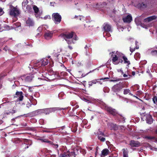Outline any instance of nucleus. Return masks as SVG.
Here are the masks:
<instances>
[{
    "mask_svg": "<svg viewBox=\"0 0 157 157\" xmlns=\"http://www.w3.org/2000/svg\"><path fill=\"white\" fill-rule=\"evenodd\" d=\"M75 34L74 32H71V33H62L60 34V36L63 37L67 42V43L69 44L72 43H74L72 38L74 36Z\"/></svg>",
    "mask_w": 157,
    "mask_h": 157,
    "instance_id": "nucleus-1",
    "label": "nucleus"
},
{
    "mask_svg": "<svg viewBox=\"0 0 157 157\" xmlns=\"http://www.w3.org/2000/svg\"><path fill=\"white\" fill-rule=\"evenodd\" d=\"M19 14V11L17 8L13 7L10 9V15L15 17L18 16Z\"/></svg>",
    "mask_w": 157,
    "mask_h": 157,
    "instance_id": "nucleus-2",
    "label": "nucleus"
},
{
    "mask_svg": "<svg viewBox=\"0 0 157 157\" xmlns=\"http://www.w3.org/2000/svg\"><path fill=\"white\" fill-rule=\"evenodd\" d=\"M53 19L56 22H60L61 21V16L57 13H54L52 15Z\"/></svg>",
    "mask_w": 157,
    "mask_h": 157,
    "instance_id": "nucleus-3",
    "label": "nucleus"
},
{
    "mask_svg": "<svg viewBox=\"0 0 157 157\" xmlns=\"http://www.w3.org/2000/svg\"><path fill=\"white\" fill-rule=\"evenodd\" d=\"M123 20L125 23H129L132 20V17L131 15H128L122 18Z\"/></svg>",
    "mask_w": 157,
    "mask_h": 157,
    "instance_id": "nucleus-4",
    "label": "nucleus"
},
{
    "mask_svg": "<svg viewBox=\"0 0 157 157\" xmlns=\"http://www.w3.org/2000/svg\"><path fill=\"white\" fill-rule=\"evenodd\" d=\"M105 135L102 132L100 131L98 133V138L102 142L104 141L105 140Z\"/></svg>",
    "mask_w": 157,
    "mask_h": 157,
    "instance_id": "nucleus-5",
    "label": "nucleus"
},
{
    "mask_svg": "<svg viewBox=\"0 0 157 157\" xmlns=\"http://www.w3.org/2000/svg\"><path fill=\"white\" fill-rule=\"evenodd\" d=\"M129 144L132 147H138L140 146V143L137 141L132 140L130 142Z\"/></svg>",
    "mask_w": 157,
    "mask_h": 157,
    "instance_id": "nucleus-6",
    "label": "nucleus"
},
{
    "mask_svg": "<svg viewBox=\"0 0 157 157\" xmlns=\"http://www.w3.org/2000/svg\"><path fill=\"white\" fill-rule=\"evenodd\" d=\"M42 82V80L40 78H36L34 80V82L36 86L41 85L43 83Z\"/></svg>",
    "mask_w": 157,
    "mask_h": 157,
    "instance_id": "nucleus-7",
    "label": "nucleus"
},
{
    "mask_svg": "<svg viewBox=\"0 0 157 157\" xmlns=\"http://www.w3.org/2000/svg\"><path fill=\"white\" fill-rule=\"evenodd\" d=\"M15 97L18 98L17 99L20 101H22L23 99V96L22 95V93L21 92H17L16 93Z\"/></svg>",
    "mask_w": 157,
    "mask_h": 157,
    "instance_id": "nucleus-8",
    "label": "nucleus"
},
{
    "mask_svg": "<svg viewBox=\"0 0 157 157\" xmlns=\"http://www.w3.org/2000/svg\"><path fill=\"white\" fill-rule=\"evenodd\" d=\"M103 28L105 31L106 32L111 31V26L108 24H105Z\"/></svg>",
    "mask_w": 157,
    "mask_h": 157,
    "instance_id": "nucleus-9",
    "label": "nucleus"
},
{
    "mask_svg": "<svg viewBox=\"0 0 157 157\" xmlns=\"http://www.w3.org/2000/svg\"><path fill=\"white\" fill-rule=\"evenodd\" d=\"M157 18V17L156 16H153L145 19H144V21L145 22H149L153 20L156 19Z\"/></svg>",
    "mask_w": 157,
    "mask_h": 157,
    "instance_id": "nucleus-10",
    "label": "nucleus"
},
{
    "mask_svg": "<svg viewBox=\"0 0 157 157\" xmlns=\"http://www.w3.org/2000/svg\"><path fill=\"white\" fill-rule=\"evenodd\" d=\"M106 109L107 111L113 115H115L117 114L115 109H113L111 108L108 107Z\"/></svg>",
    "mask_w": 157,
    "mask_h": 157,
    "instance_id": "nucleus-11",
    "label": "nucleus"
},
{
    "mask_svg": "<svg viewBox=\"0 0 157 157\" xmlns=\"http://www.w3.org/2000/svg\"><path fill=\"white\" fill-rule=\"evenodd\" d=\"M146 121L147 123L151 124L153 122L152 117L150 114H147L146 115Z\"/></svg>",
    "mask_w": 157,
    "mask_h": 157,
    "instance_id": "nucleus-12",
    "label": "nucleus"
},
{
    "mask_svg": "<svg viewBox=\"0 0 157 157\" xmlns=\"http://www.w3.org/2000/svg\"><path fill=\"white\" fill-rule=\"evenodd\" d=\"M52 36V33L50 32H47L45 34V37L46 39H48L50 38Z\"/></svg>",
    "mask_w": 157,
    "mask_h": 157,
    "instance_id": "nucleus-13",
    "label": "nucleus"
},
{
    "mask_svg": "<svg viewBox=\"0 0 157 157\" xmlns=\"http://www.w3.org/2000/svg\"><path fill=\"white\" fill-rule=\"evenodd\" d=\"M34 76L33 75H30L27 76L25 78V80L26 81L30 82L33 79Z\"/></svg>",
    "mask_w": 157,
    "mask_h": 157,
    "instance_id": "nucleus-14",
    "label": "nucleus"
},
{
    "mask_svg": "<svg viewBox=\"0 0 157 157\" xmlns=\"http://www.w3.org/2000/svg\"><path fill=\"white\" fill-rule=\"evenodd\" d=\"M26 23L28 26H33V21L29 18L26 21Z\"/></svg>",
    "mask_w": 157,
    "mask_h": 157,
    "instance_id": "nucleus-15",
    "label": "nucleus"
},
{
    "mask_svg": "<svg viewBox=\"0 0 157 157\" xmlns=\"http://www.w3.org/2000/svg\"><path fill=\"white\" fill-rule=\"evenodd\" d=\"M122 58L124 61V63L125 64H127L128 65H129L130 64V61L128 60L127 58L125 56H123Z\"/></svg>",
    "mask_w": 157,
    "mask_h": 157,
    "instance_id": "nucleus-16",
    "label": "nucleus"
},
{
    "mask_svg": "<svg viewBox=\"0 0 157 157\" xmlns=\"http://www.w3.org/2000/svg\"><path fill=\"white\" fill-rule=\"evenodd\" d=\"M111 127V129H113L114 130H116L118 129V127L116 124H111L110 125Z\"/></svg>",
    "mask_w": 157,
    "mask_h": 157,
    "instance_id": "nucleus-17",
    "label": "nucleus"
},
{
    "mask_svg": "<svg viewBox=\"0 0 157 157\" xmlns=\"http://www.w3.org/2000/svg\"><path fill=\"white\" fill-rule=\"evenodd\" d=\"M113 90L115 91H118L120 90L121 88L118 85H117L114 86L113 88Z\"/></svg>",
    "mask_w": 157,
    "mask_h": 157,
    "instance_id": "nucleus-18",
    "label": "nucleus"
},
{
    "mask_svg": "<svg viewBox=\"0 0 157 157\" xmlns=\"http://www.w3.org/2000/svg\"><path fill=\"white\" fill-rule=\"evenodd\" d=\"M109 150L107 149H104L102 151V155L103 156H105L108 155Z\"/></svg>",
    "mask_w": 157,
    "mask_h": 157,
    "instance_id": "nucleus-19",
    "label": "nucleus"
},
{
    "mask_svg": "<svg viewBox=\"0 0 157 157\" xmlns=\"http://www.w3.org/2000/svg\"><path fill=\"white\" fill-rule=\"evenodd\" d=\"M123 151L124 157H127L128 153L127 149V148L123 149Z\"/></svg>",
    "mask_w": 157,
    "mask_h": 157,
    "instance_id": "nucleus-20",
    "label": "nucleus"
},
{
    "mask_svg": "<svg viewBox=\"0 0 157 157\" xmlns=\"http://www.w3.org/2000/svg\"><path fill=\"white\" fill-rule=\"evenodd\" d=\"M118 57L116 55H114L113 56L112 60L113 62H116L118 60Z\"/></svg>",
    "mask_w": 157,
    "mask_h": 157,
    "instance_id": "nucleus-21",
    "label": "nucleus"
},
{
    "mask_svg": "<svg viewBox=\"0 0 157 157\" xmlns=\"http://www.w3.org/2000/svg\"><path fill=\"white\" fill-rule=\"evenodd\" d=\"M124 93L125 94H127L129 93V94L132 95L130 93V90L128 89H125L124 90Z\"/></svg>",
    "mask_w": 157,
    "mask_h": 157,
    "instance_id": "nucleus-22",
    "label": "nucleus"
},
{
    "mask_svg": "<svg viewBox=\"0 0 157 157\" xmlns=\"http://www.w3.org/2000/svg\"><path fill=\"white\" fill-rule=\"evenodd\" d=\"M43 112L44 113H45L46 114H48L49 113H50L49 111L50 110H49V108H47L44 109L43 110Z\"/></svg>",
    "mask_w": 157,
    "mask_h": 157,
    "instance_id": "nucleus-23",
    "label": "nucleus"
},
{
    "mask_svg": "<svg viewBox=\"0 0 157 157\" xmlns=\"http://www.w3.org/2000/svg\"><path fill=\"white\" fill-rule=\"evenodd\" d=\"M33 9L36 13H38L39 11V9L36 6H34Z\"/></svg>",
    "mask_w": 157,
    "mask_h": 157,
    "instance_id": "nucleus-24",
    "label": "nucleus"
},
{
    "mask_svg": "<svg viewBox=\"0 0 157 157\" xmlns=\"http://www.w3.org/2000/svg\"><path fill=\"white\" fill-rule=\"evenodd\" d=\"M97 82L96 80H93L92 81L89 82V85L90 86H92L93 84H95Z\"/></svg>",
    "mask_w": 157,
    "mask_h": 157,
    "instance_id": "nucleus-25",
    "label": "nucleus"
},
{
    "mask_svg": "<svg viewBox=\"0 0 157 157\" xmlns=\"http://www.w3.org/2000/svg\"><path fill=\"white\" fill-rule=\"evenodd\" d=\"M58 108H49V110L50 111V112H53L54 111H55L56 110H58Z\"/></svg>",
    "mask_w": 157,
    "mask_h": 157,
    "instance_id": "nucleus-26",
    "label": "nucleus"
},
{
    "mask_svg": "<svg viewBox=\"0 0 157 157\" xmlns=\"http://www.w3.org/2000/svg\"><path fill=\"white\" fill-rule=\"evenodd\" d=\"M48 63V60L46 59V61H43L42 62L41 65H42L45 66Z\"/></svg>",
    "mask_w": 157,
    "mask_h": 157,
    "instance_id": "nucleus-27",
    "label": "nucleus"
},
{
    "mask_svg": "<svg viewBox=\"0 0 157 157\" xmlns=\"http://www.w3.org/2000/svg\"><path fill=\"white\" fill-rule=\"evenodd\" d=\"M153 101L154 103L157 104V97L155 96L153 98Z\"/></svg>",
    "mask_w": 157,
    "mask_h": 157,
    "instance_id": "nucleus-28",
    "label": "nucleus"
},
{
    "mask_svg": "<svg viewBox=\"0 0 157 157\" xmlns=\"http://www.w3.org/2000/svg\"><path fill=\"white\" fill-rule=\"evenodd\" d=\"M146 139L148 140H151L155 138L154 136H146L145 137Z\"/></svg>",
    "mask_w": 157,
    "mask_h": 157,
    "instance_id": "nucleus-29",
    "label": "nucleus"
},
{
    "mask_svg": "<svg viewBox=\"0 0 157 157\" xmlns=\"http://www.w3.org/2000/svg\"><path fill=\"white\" fill-rule=\"evenodd\" d=\"M68 155L66 153L60 154L59 157H66Z\"/></svg>",
    "mask_w": 157,
    "mask_h": 157,
    "instance_id": "nucleus-30",
    "label": "nucleus"
},
{
    "mask_svg": "<svg viewBox=\"0 0 157 157\" xmlns=\"http://www.w3.org/2000/svg\"><path fill=\"white\" fill-rule=\"evenodd\" d=\"M151 53L153 55L157 56V50H154V51H152Z\"/></svg>",
    "mask_w": 157,
    "mask_h": 157,
    "instance_id": "nucleus-31",
    "label": "nucleus"
},
{
    "mask_svg": "<svg viewBox=\"0 0 157 157\" xmlns=\"http://www.w3.org/2000/svg\"><path fill=\"white\" fill-rule=\"evenodd\" d=\"M15 110H13V112H11V111H9L8 112H6V113H5V114H10V113H15Z\"/></svg>",
    "mask_w": 157,
    "mask_h": 157,
    "instance_id": "nucleus-32",
    "label": "nucleus"
},
{
    "mask_svg": "<svg viewBox=\"0 0 157 157\" xmlns=\"http://www.w3.org/2000/svg\"><path fill=\"white\" fill-rule=\"evenodd\" d=\"M67 155L68 156H73L75 157V153L74 152H71V154H68Z\"/></svg>",
    "mask_w": 157,
    "mask_h": 157,
    "instance_id": "nucleus-33",
    "label": "nucleus"
},
{
    "mask_svg": "<svg viewBox=\"0 0 157 157\" xmlns=\"http://www.w3.org/2000/svg\"><path fill=\"white\" fill-rule=\"evenodd\" d=\"M119 79L115 78H113V79H111L110 80V81L111 82H117V81H119Z\"/></svg>",
    "mask_w": 157,
    "mask_h": 157,
    "instance_id": "nucleus-34",
    "label": "nucleus"
},
{
    "mask_svg": "<svg viewBox=\"0 0 157 157\" xmlns=\"http://www.w3.org/2000/svg\"><path fill=\"white\" fill-rule=\"evenodd\" d=\"M135 48H133L132 47H130V52L132 53L135 50Z\"/></svg>",
    "mask_w": 157,
    "mask_h": 157,
    "instance_id": "nucleus-35",
    "label": "nucleus"
},
{
    "mask_svg": "<svg viewBox=\"0 0 157 157\" xmlns=\"http://www.w3.org/2000/svg\"><path fill=\"white\" fill-rule=\"evenodd\" d=\"M4 12L2 8H0V15H1L3 14Z\"/></svg>",
    "mask_w": 157,
    "mask_h": 157,
    "instance_id": "nucleus-36",
    "label": "nucleus"
},
{
    "mask_svg": "<svg viewBox=\"0 0 157 157\" xmlns=\"http://www.w3.org/2000/svg\"><path fill=\"white\" fill-rule=\"evenodd\" d=\"M44 19H45V20L47 19H50V17L49 16H46L44 17Z\"/></svg>",
    "mask_w": 157,
    "mask_h": 157,
    "instance_id": "nucleus-37",
    "label": "nucleus"
},
{
    "mask_svg": "<svg viewBox=\"0 0 157 157\" xmlns=\"http://www.w3.org/2000/svg\"><path fill=\"white\" fill-rule=\"evenodd\" d=\"M6 30H9L10 29V27L8 26H6L5 27Z\"/></svg>",
    "mask_w": 157,
    "mask_h": 157,
    "instance_id": "nucleus-38",
    "label": "nucleus"
},
{
    "mask_svg": "<svg viewBox=\"0 0 157 157\" xmlns=\"http://www.w3.org/2000/svg\"><path fill=\"white\" fill-rule=\"evenodd\" d=\"M75 18L78 17L80 20H81V16H75Z\"/></svg>",
    "mask_w": 157,
    "mask_h": 157,
    "instance_id": "nucleus-39",
    "label": "nucleus"
},
{
    "mask_svg": "<svg viewBox=\"0 0 157 157\" xmlns=\"http://www.w3.org/2000/svg\"><path fill=\"white\" fill-rule=\"evenodd\" d=\"M43 141L44 142L51 143V142L48 141L47 140L45 139L43 140Z\"/></svg>",
    "mask_w": 157,
    "mask_h": 157,
    "instance_id": "nucleus-40",
    "label": "nucleus"
},
{
    "mask_svg": "<svg viewBox=\"0 0 157 157\" xmlns=\"http://www.w3.org/2000/svg\"><path fill=\"white\" fill-rule=\"evenodd\" d=\"M106 36H109L110 35V34L109 33H108V32H107V33H106Z\"/></svg>",
    "mask_w": 157,
    "mask_h": 157,
    "instance_id": "nucleus-41",
    "label": "nucleus"
},
{
    "mask_svg": "<svg viewBox=\"0 0 157 157\" xmlns=\"http://www.w3.org/2000/svg\"><path fill=\"white\" fill-rule=\"evenodd\" d=\"M68 47L71 50L72 49V46L70 45H68Z\"/></svg>",
    "mask_w": 157,
    "mask_h": 157,
    "instance_id": "nucleus-42",
    "label": "nucleus"
},
{
    "mask_svg": "<svg viewBox=\"0 0 157 157\" xmlns=\"http://www.w3.org/2000/svg\"><path fill=\"white\" fill-rule=\"evenodd\" d=\"M123 76L124 77H128V75H126V74H124L123 75Z\"/></svg>",
    "mask_w": 157,
    "mask_h": 157,
    "instance_id": "nucleus-43",
    "label": "nucleus"
},
{
    "mask_svg": "<svg viewBox=\"0 0 157 157\" xmlns=\"http://www.w3.org/2000/svg\"><path fill=\"white\" fill-rule=\"evenodd\" d=\"M29 91L31 92H32V90H31V88H29Z\"/></svg>",
    "mask_w": 157,
    "mask_h": 157,
    "instance_id": "nucleus-44",
    "label": "nucleus"
},
{
    "mask_svg": "<svg viewBox=\"0 0 157 157\" xmlns=\"http://www.w3.org/2000/svg\"><path fill=\"white\" fill-rule=\"evenodd\" d=\"M135 72H132V75H135Z\"/></svg>",
    "mask_w": 157,
    "mask_h": 157,
    "instance_id": "nucleus-45",
    "label": "nucleus"
},
{
    "mask_svg": "<svg viewBox=\"0 0 157 157\" xmlns=\"http://www.w3.org/2000/svg\"><path fill=\"white\" fill-rule=\"evenodd\" d=\"M76 36V37H75V40H77V37H76V36Z\"/></svg>",
    "mask_w": 157,
    "mask_h": 157,
    "instance_id": "nucleus-46",
    "label": "nucleus"
},
{
    "mask_svg": "<svg viewBox=\"0 0 157 157\" xmlns=\"http://www.w3.org/2000/svg\"><path fill=\"white\" fill-rule=\"evenodd\" d=\"M120 71H121V72L122 73H123V71L122 70H120Z\"/></svg>",
    "mask_w": 157,
    "mask_h": 157,
    "instance_id": "nucleus-47",
    "label": "nucleus"
},
{
    "mask_svg": "<svg viewBox=\"0 0 157 157\" xmlns=\"http://www.w3.org/2000/svg\"><path fill=\"white\" fill-rule=\"evenodd\" d=\"M103 3L104 5H106V3L105 2H104Z\"/></svg>",
    "mask_w": 157,
    "mask_h": 157,
    "instance_id": "nucleus-48",
    "label": "nucleus"
},
{
    "mask_svg": "<svg viewBox=\"0 0 157 157\" xmlns=\"http://www.w3.org/2000/svg\"><path fill=\"white\" fill-rule=\"evenodd\" d=\"M156 132L157 134V129L156 131Z\"/></svg>",
    "mask_w": 157,
    "mask_h": 157,
    "instance_id": "nucleus-49",
    "label": "nucleus"
},
{
    "mask_svg": "<svg viewBox=\"0 0 157 157\" xmlns=\"http://www.w3.org/2000/svg\"><path fill=\"white\" fill-rule=\"evenodd\" d=\"M28 7H29L30 8V6H27V8Z\"/></svg>",
    "mask_w": 157,
    "mask_h": 157,
    "instance_id": "nucleus-50",
    "label": "nucleus"
},
{
    "mask_svg": "<svg viewBox=\"0 0 157 157\" xmlns=\"http://www.w3.org/2000/svg\"><path fill=\"white\" fill-rule=\"evenodd\" d=\"M155 140L156 142H157V139H155Z\"/></svg>",
    "mask_w": 157,
    "mask_h": 157,
    "instance_id": "nucleus-51",
    "label": "nucleus"
},
{
    "mask_svg": "<svg viewBox=\"0 0 157 157\" xmlns=\"http://www.w3.org/2000/svg\"><path fill=\"white\" fill-rule=\"evenodd\" d=\"M122 62H123V61H122V60H121V63H122Z\"/></svg>",
    "mask_w": 157,
    "mask_h": 157,
    "instance_id": "nucleus-52",
    "label": "nucleus"
},
{
    "mask_svg": "<svg viewBox=\"0 0 157 157\" xmlns=\"http://www.w3.org/2000/svg\"><path fill=\"white\" fill-rule=\"evenodd\" d=\"M129 77H128V78H129L130 77V75H129Z\"/></svg>",
    "mask_w": 157,
    "mask_h": 157,
    "instance_id": "nucleus-53",
    "label": "nucleus"
},
{
    "mask_svg": "<svg viewBox=\"0 0 157 157\" xmlns=\"http://www.w3.org/2000/svg\"><path fill=\"white\" fill-rule=\"evenodd\" d=\"M3 49L5 50V48H3Z\"/></svg>",
    "mask_w": 157,
    "mask_h": 157,
    "instance_id": "nucleus-54",
    "label": "nucleus"
},
{
    "mask_svg": "<svg viewBox=\"0 0 157 157\" xmlns=\"http://www.w3.org/2000/svg\"><path fill=\"white\" fill-rule=\"evenodd\" d=\"M3 49L5 50V48H3Z\"/></svg>",
    "mask_w": 157,
    "mask_h": 157,
    "instance_id": "nucleus-55",
    "label": "nucleus"
}]
</instances>
